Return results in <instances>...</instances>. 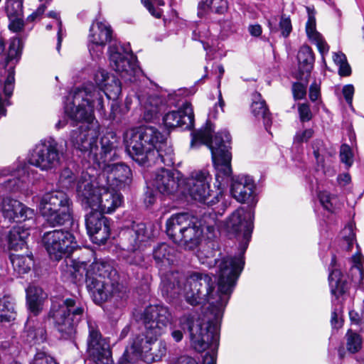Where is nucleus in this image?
<instances>
[{
	"mask_svg": "<svg viewBox=\"0 0 364 364\" xmlns=\"http://www.w3.org/2000/svg\"><path fill=\"white\" fill-rule=\"evenodd\" d=\"M94 81L75 88L70 95L72 102L67 103L65 112L73 121L82 122L77 129L71 133L73 146L87 153L89 161L101 170L98 174L99 183L121 188L130 181L132 175L129 166L123 163L110 164L117 156V138L113 134L102 137L100 146L97 144L100 126L94 116L96 109L104 114L105 95L107 100H117L121 94L119 80L113 74L100 68L94 74Z\"/></svg>",
	"mask_w": 364,
	"mask_h": 364,
	"instance_id": "1",
	"label": "nucleus"
},
{
	"mask_svg": "<svg viewBox=\"0 0 364 364\" xmlns=\"http://www.w3.org/2000/svg\"><path fill=\"white\" fill-rule=\"evenodd\" d=\"M244 252L236 257H224L218 262L217 290L211 277L203 272L191 271L186 274L172 272L167 279H163L161 291L171 298L183 295L191 306L208 302L209 306L215 311L216 318L223 316L224 309L243 269Z\"/></svg>",
	"mask_w": 364,
	"mask_h": 364,
	"instance_id": "2",
	"label": "nucleus"
},
{
	"mask_svg": "<svg viewBox=\"0 0 364 364\" xmlns=\"http://www.w3.org/2000/svg\"><path fill=\"white\" fill-rule=\"evenodd\" d=\"M215 311L208 306L200 317L197 314H190L180 317L171 328V335L176 342L183 339V332L188 330L191 346L198 352L208 353L203 358V364H216V351L219 345L220 324L223 316L216 318ZM174 364H198L189 356H181Z\"/></svg>",
	"mask_w": 364,
	"mask_h": 364,
	"instance_id": "3",
	"label": "nucleus"
},
{
	"mask_svg": "<svg viewBox=\"0 0 364 364\" xmlns=\"http://www.w3.org/2000/svg\"><path fill=\"white\" fill-rule=\"evenodd\" d=\"M60 268L62 277L66 281L77 283L85 277L87 288L96 303L123 296L117 272L109 262L96 261L88 264L69 258L63 262Z\"/></svg>",
	"mask_w": 364,
	"mask_h": 364,
	"instance_id": "4",
	"label": "nucleus"
},
{
	"mask_svg": "<svg viewBox=\"0 0 364 364\" xmlns=\"http://www.w3.org/2000/svg\"><path fill=\"white\" fill-rule=\"evenodd\" d=\"M168 309L161 305H151L144 309L141 319L145 327V335L137 336L127 347L118 364H134L139 358L146 363L160 360L166 353V345L158 341L169 322Z\"/></svg>",
	"mask_w": 364,
	"mask_h": 364,
	"instance_id": "5",
	"label": "nucleus"
},
{
	"mask_svg": "<svg viewBox=\"0 0 364 364\" xmlns=\"http://www.w3.org/2000/svg\"><path fill=\"white\" fill-rule=\"evenodd\" d=\"M126 149L129 156L141 165L162 163L173 165V150L166 136L152 126L128 130L124 134Z\"/></svg>",
	"mask_w": 364,
	"mask_h": 364,
	"instance_id": "6",
	"label": "nucleus"
},
{
	"mask_svg": "<svg viewBox=\"0 0 364 364\" xmlns=\"http://www.w3.org/2000/svg\"><path fill=\"white\" fill-rule=\"evenodd\" d=\"M210 124L195 132L192 134L191 146L196 144H206L211 151L213 166L215 169V178L218 186L228 183L231 178L232 154L230 151L231 137L228 132H218L213 139Z\"/></svg>",
	"mask_w": 364,
	"mask_h": 364,
	"instance_id": "7",
	"label": "nucleus"
},
{
	"mask_svg": "<svg viewBox=\"0 0 364 364\" xmlns=\"http://www.w3.org/2000/svg\"><path fill=\"white\" fill-rule=\"evenodd\" d=\"M117 188L109 186L99 180L94 185L92 177L87 173H82L77 182V196L85 208L99 210L105 213H111L123 203L122 195Z\"/></svg>",
	"mask_w": 364,
	"mask_h": 364,
	"instance_id": "8",
	"label": "nucleus"
},
{
	"mask_svg": "<svg viewBox=\"0 0 364 364\" xmlns=\"http://www.w3.org/2000/svg\"><path fill=\"white\" fill-rule=\"evenodd\" d=\"M85 304L82 299L72 296L60 301H53L48 318L61 338L69 339L76 333L77 326L85 314Z\"/></svg>",
	"mask_w": 364,
	"mask_h": 364,
	"instance_id": "9",
	"label": "nucleus"
},
{
	"mask_svg": "<svg viewBox=\"0 0 364 364\" xmlns=\"http://www.w3.org/2000/svg\"><path fill=\"white\" fill-rule=\"evenodd\" d=\"M166 234L173 242L193 250L200 242L203 228L194 216L181 213L172 215L166 223Z\"/></svg>",
	"mask_w": 364,
	"mask_h": 364,
	"instance_id": "10",
	"label": "nucleus"
},
{
	"mask_svg": "<svg viewBox=\"0 0 364 364\" xmlns=\"http://www.w3.org/2000/svg\"><path fill=\"white\" fill-rule=\"evenodd\" d=\"M39 212L51 226L63 225L73 216V202L61 190L45 193L39 200Z\"/></svg>",
	"mask_w": 364,
	"mask_h": 364,
	"instance_id": "11",
	"label": "nucleus"
},
{
	"mask_svg": "<svg viewBox=\"0 0 364 364\" xmlns=\"http://www.w3.org/2000/svg\"><path fill=\"white\" fill-rule=\"evenodd\" d=\"M63 155V147L54 139H45L35 146L28 161L41 171H51L60 166Z\"/></svg>",
	"mask_w": 364,
	"mask_h": 364,
	"instance_id": "12",
	"label": "nucleus"
},
{
	"mask_svg": "<svg viewBox=\"0 0 364 364\" xmlns=\"http://www.w3.org/2000/svg\"><path fill=\"white\" fill-rule=\"evenodd\" d=\"M211 175L207 170L193 171L187 178H182L181 193L188 194L195 200L213 205L218 201V198H211Z\"/></svg>",
	"mask_w": 364,
	"mask_h": 364,
	"instance_id": "13",
	"label": "nucleus"
},
{
	"mask_svg": "<svg viewBox=\"0 0 364 364\" xmlns=\"http://www.w3.org/2000/svg\"><path fill=\"white\" fill-rule=\"evenodd\" d=\"M109 60L112 68L122 77L132 80L134 76L137 65L129 44L114 43L109 47Z\"/></svg>",
	"mask_w": 364,
	"mask_h": 364,
	"instance_id": "14",
	"label": "nucleus"
},
{
	"mask_svg": "<svg viewBox=\"0 0 364 364\" xmlns=\"http://www.w3.org/2000/svg\"><path fill=\"white\" fill-rule=\"evenodd\" d=\"M42 241L50 257L55 260L70 255L77 247L73 234L62 229L45 232Z\"/></svg>",
	"mask_w": 364,
	"mask_h": 364,
	"instance_id": "15",
	"label": "nucleus"
},
{
	"mask_svg": "<svg viewBox=\"0 0 364 364\" xmlns=\"http://www.w3.org/2000/svg\"><path fill=\"white\" fill-rule=\"evenodd\" d=\"M253 214L244 208L235 210L227 219L225 228L229 233L233 234L240 240L241 247L245 252L247 248L253 230Z\"/></svg>",
	"mask_w": 364,
	"mask_h": 364,
	"instance_id": "16",
	"label": "nucleus"
},
{
	"mask_svg": "<svg viewBox=\"0 0 364 364\" xmlns=\"http://www.w3.org/2000/svg\"><path fill=\"white\" fill-rule=\"evenodd\" d=\"M87 353L96 364H112L109 344L103 338L95 322L88 320Z\"/></svg>",
	"mask_w": 364,
	"mask_h": 364,
	"instance_id": "17",
	"label": "nucleus"
},
{
	"mask_svg": "<svg viewBox=\"0 0 364 364\" xmlns=\"http://www.w3.org/2000/svg\"><path fill=\"white\" fill-rule=\"evenodd\" d=\"M112 29L105 20H95L90 28L88 49L93 58H100L105 46L111 41Z\"/></svg>",
	"mask_w": 364,
	"mask_h": 364,
	"instance_id": "18",
	"label": "nucleus"
},
{
	"mask_svg": "<svg viewBox=\"0 0 364 364\" xmlns=\"http://www.w3.org/2000/svg\"><path fill=\"white\" fill-rule=\"evenodd\" d=\"M0 214L8 223H22L32 219L34 211L19 200L9 196L0 198Z\"/></svg>",
	"mask_w": 364,
	"mask_h": 364,
	"instance_id": "19",
	"label": "nucleus"
},
{
	"mask_svg": "<svg viewBox=\"0 0 364 364\" xmlns=\"http://www.w3.org/2000/svg\"><path fill=\"white\" fill-rule=\"evenodd\" d=\"M151 184L164 196L173 195L181 189V173L177 171L161 168L154 173Z\"/></svg>",
	"mask_w": 364,
	"mask_h": 364,
	"instance_id": "20",
	"label": "nucleus"
},
{
	"mask_svg": "<svg viewBox=\"0 0 364 364\" xmlns=\"http://www.w3.org/2000/svg\"><path fill=\"white\" fill-rule=\"evenodd\" d=\"M103 214L105 213L91 210L85 217L87 232L92 240L99 245L104 244L110 234L109 221Z\"/></svg>",
	"mask_w": 364,
	"mask_h": 364,
	"instance_id": "21",
	"label": "nucleus"
},
{
	"mask_svg": "<svg viewBox=\"0 0 364 364\" xmlns=\"http://www.w3.org/2000/svg\"><path fill=\"white\" fill-rule=\"evenodd\" d=\"M120 235L121 247L128 252L141 250L149 238L146 227L142 223H133L132 227L123 230Z\"/></svg>",
	"mask_w": 364,
	"mask_h": 364,
	"instance_id": "22",
	"label": "nucleus"
},
{
	"mask_svg": "<svg viewBox=\"0 0 364 364\" xmlns=\"http://www.w3.org/2000/svg\"><path fill=\"white\" fill-rule=\"evenodd\" d=\"M163 122L168 129L181 127L186 129L191 128L194 122L191 104L186 102L178 110L168 112L164 117Z\"/></svg>",
	"mask_w": 364,
	"mask_h": 364,
	"instance_id": "23",
	"label": "nucleus"
},
{
	"mask_svg": "<svg viewBox=\"0 0 364 364\" xmlns=\"http://www.w3.org/2000/svg\"><path fill=\"white\" fill-rule=\"evenodd\" d=\"M255 188V182L249 176H238L232 179L230 193L240 203L249 200L253 196Z\"/></svg>",
	"mask_w": 364,
	"mask_h": 364,
	"instance_id": "24",
	"label": "nucleus"
},
{
	"mask_svg": "<svg viewBox=\"0 0 364 364\" xmlns=\"http://www.w3.org/2000/svg\"><path fill=\"white\" fill-rule=\"evenodd\" d=\"M29 166L26 164L25 161H17L14 164L11 166H9L3 168L1 171L2 176H12V178H9L2 182L5 189L9 191H15L19 188V182L21 180L24 181V178L28 175Z\"/></svg>",
	"mask_w": 364,
	"mask_h": 364,
	"instance_id": "25",
	"label": "nucleus"
},
{
	"mask_svg": "<svg viewBox=\"0 0 364 364\" xmlns=\"http://www.w3.org/2000/svg\"><path fill=\"white\" fill-rule=\"evenodd\" d=\"M297 60L298 71L295 74V77L307 81L314 63V55L311 48L308 46H301L297 54Z\"/></svg>",
	"mask_w": 364,
	"mask_h": 364,
	"instance_id": "26",
	"label": "nucleus"
},
{
	"mask_svg": "<svg viewBox=\"0 0 364 364\" xmlns=\"http://www.w3.org/2000/svg\"><path fill=\"white\" fill-rule=\"evenodd\" d=\"M308 21L306 23V32L309 40L317 46L322 55L329 50V46L316 28L315 11L311 7H306Z\"/></svg>",
	"mask_w": 364,
	"mask_h": 364,
	"instance_id": "27",
	"label": "nucleus"
},
{
	"mask_svg": "<svg viewBox=\"0 0 364 364\" xmlns=\"http://www.w3.org/2000/svg\"><path fill=\"white\" fill-rule=\"evenodd\" d=\"M46 338V331L45 327L39 322L29 319L21 335V341L23 343L33 345L43 342Z\"/></svg>",
	"mask_w": 364,
	"mask_h": 364,
	"instance_id": "28",
	"label": "nucleus"
},
{
	"mask_svg": "<svg viewBox=\"0 0 364 364\" xmlns=\"http://www.w3.org/2000/svg\"><path fill=\"white\" fill-rule=\"evenodd\" d=\"M153 258L159 267H168L176 260V250L166 243H160L153 250Z\"/></svg>",
	"mask_w": 364,
	"mask_h": 364,
	"instance_id": "29",
	"label": "nucleus"
},
{
	"mask_svg": "<svg viewBox=\"0 0 364 364\" xmlns=\"http://www.w3.org/2000/svg\"><path fill=\"white\" fill-rule=\"evenodd\" d=\"M14 70L11 68L6 80L3 83L0 79V117L6 116V107L9 105V98L11 96L14 88Z\"/></svg>",
	"mask_w": 364,
	"mask_h": 364,
	"instance_id": "30",
	"label": "nucleus"
},
{
	"mask_svg": "<svg viewBox=\"0 0 364 364\" xmlns=\"http://www.w3.org/2000/svg\"><path fill=\"white\" fill-rule=\"evenodd\" d=\"M29 229L24 226L14 227L7 235V243L9 250L17 251L26 245V239L29 236Z\"/></svg>",
	"mask_w": 364,
	"mask_h": 364,
	"instance_id": "31",
	"label": "nucleus"
},
{
	"mask_svg": "<svg viewBox=\"0 0 364 364\" xmlns=\"http://www.w3.org/2000/svg\"><path fill=\"white\" fill-rule=\"evenodd\" d=\"M46 298L43 289L34 285H30L26 289V300L30 311L35 315L38 314L43 307Z\"/></svg>",
	"mask_w": 364,
	"mask_h": 364,
	"instance_id": "32",
	"label": "nucleus"
},
{
	"mask_svg": "<svg viewBox=\"0 0 364 364\" xmlns=\"http://www.w3.org/2000/svg\"><path fill=\"white\" fill-rule=\"evenodd\" d=\"M251 111L256 118L263 119L264 127L267 129V127L271 124L270 113L265 101L262 98L259 92H256L252 95Z\"/></svg>",
	"mask_w": 364,
	"mask_h": 364,
	"instance_id": "33",
	"label": "nucleus"
},
{
	"mask_svg": "<svg viewBox=\"0 0 364 364\" xmlns=\"http://www.w3.org/2000/svg\"><path fill=\"white\" fill-rule=\"evenodd\" d=\"M163 107L162 100L158 96H150L144 104L143 119L151 122L158 117Z\"/></svg>",
	"mask_w": 364,
	"mask_h": 364,
	"instance_id": "34",
	"label": "nucleus"
},
{
	"mask_svg": "<svg viewBox=\"0 0 364 364\" xmlns=\"http://www.w3.org/2000/svg\"><path fill=\"white\" fill-rule=\"evenodd\" d=\"M328 281L332 295L338 299L346 289V283L341 272L337 269H332L328 276Z\"/></svg>",
	"mask_w": 364,
	"mask_h": 364,
	"instance_id": "35",
	"label": "nucleus"
},
{
	"mask_svg": "<svg viewBox=\"0 0 364 364\" xmlns=\"http://www.w3.org/2000/svg\"><path fill=\"white\" fill-rule=\"evenodd\" d=\"M10 260L14 270L18 274L28 273L33 265L32 255H21L11 254Z\"/></svg>",
	"mask_w": 364,
	"mask_h": 364,
	"instance_id": "36",
	"label": "nucleus"
},
{
	"mask_svg": "<svg viewBox=\"0 0 364 364\" xmlns=\"http://www.w3.org/2000/svg\"><path fill=\"white\" fill-rule=\"evenodd\" d=\"M350 274L352 280L355 283H362L363 279V255L360 251L351 257V267Z\"/></svg>",
	"mask_w": 364,
	"mask_h": 364,
	"instance_id": "37",
	"label": "nucleus"
},
{
	"mask_svg": "<svg viewBox=\"0 0 364 364\" xmlns=\"http://www.w3.org/2000/svg\"><path fill=\"white\" fill-rule=\"evenodd\" d=\"M346 348L350 353H355L362 348L363 339L360 334L349 329L346 334Z\"/></svg>",
	"mask_w": 364,
	"mask_h": 364,
	"instance_id": "38",
	"label": "nucleus"
},
{
	"mask_svg": "<svg viewBox=\"0 0 364 364\" xmlns=\"http://www.w3.org/2000/svg\"><path fill=\"white\" fill-rule=\"evenodd\" d=\"M14 304L9 299L0 300V319L1 321H11L16 318Z\"/></svg>",
	"mask_w": 364,
	"mask_h": 364,
	"instance_id": "39",
	"label": "nucleus"
},
{
	"mask_svg": "<svg viewBox=\"0 0 364 364\" xmlns=\"http://www.w3.org/2000/svg\"><path fill=\"white\" fill-rule=\"evenodd\" d=\"M354 225L348 224L341 232V245L347 251L351 250L355 241Z\"/></svg>",
	"mask_w": 364,
	"mask_h": 364,
	"instance_id": "40",
	"label": "nucleus"
},
{
	"mask_svg": "<svg viewBox=\"0 0 364 364\" xmlns=\"http://www.w3.org/2000/svg\"><path fill=\"white\" fill-rule=\"evenodd\" d=\"M6 11L9 18L23 16V1L8 0L6 2Z\"/></svg>",
	"mask_w": 364,
	"mask_h": 364,
	"instance_id": "41",
	"label": "nucleus"
},
{
	"mask_svg": "<svg viewBox=\"0 0 364 364\" xmlns=\"http://www.w3.org/2000/svg\"><path fill=\"white\" fill-rule=\"evenodd\" d=\"M22 48L23 45L21 39L18 38H11L9 47L7 61L18 60L21 54Z\"/></svg>",
	"mask_w": 364,
	"mask_h": 364,
	"instance_id": "42",
	"label": "nucleus"
},
{
	"mask_svg": "<svg viewBox=\"0 0 364 364\" xmlns=\"http://www.w3.org/2000/svg\"><path fill=\"white\" fill-rule=\"evenodd\" d=\"M75 179V174L69 168H65L60 173L59 183L63 187L68 189L73 186Z\"/></svg>",
	"mask_w": 364,
	"mask_h": 364,
	"instance_id": "43",
	"label": "nucleus"
},
{
	"mask_svg": "<svg viewBox=\"0 0 364 364\" xmlns=\"http://www.w3.org/2000/svg\"><path fill=\"white\" fill-rule=\"evenodd\" d=\"M144 6L148 9L149 13L154 17L159 18L161 17L162 11L158 6H164V0H153L151 2L149 0L143 1Z\"/></svg>",
	"mask_w": 364,
	"mask_h": 364,
	"instance_id": "44",
	"label": "nucleus"
},
{
	"mask_svg": "<svg viewBox=\"0 0 364 364\" xmlns=\"http://www.w3.org/2000/svg\"><path fill=\"white\" fill-rule=\"evenodd\" d=\"M214 0H199L197 7V16L200 18H205L210 14Z\"/></svg>",
	"mask_w": 364,
	"mask_h": 364,
	"instance_id": "45",
	"label": "nucleus"
},
{
	"mask_svg": "<svg viewBox=\"0 0 364 364\" xmlns=\"http://www.w3.org/2000/svg\"><path fill=\"white\" fill-rule=\"evenodd\" d=\"M313 154L318 163L323 161L326 150L323 141L320 139H316L312 144Z\"/></svg>",
	"mask_w": 364,
	"mask_h": 364,
	"instance_id": "46",
	"label": "nucleus"
},
{
	"mask_svg": "<svg viewBox=\"0 0 364 364\" xmlns=\"http://www.w3.org/2000/svg\"><path fill=\"white\" fill-rule=\"evenodd\" d=\"M342 309L341 304H337L331 313V323L334 328H340L343 326Z\"/></svg>",
	"mask_w": 364,
	"mask_h": 364,
	"instance_id": "47",
	"label": "nucleus"
},
{
	"mask_svg": "<svg viewBox=\"0 0 364 364\" xmlns=\"http://www.w3.org/2000/svg\"><path fill=\"white\" fill-rule=\"evenodd\" d=\"M305 82V84L302 82H294L292 85V92L295 100H301L303 99L306 94V85L308 81L303 80Z\"/></svg>",
	"mask_w": 364,
	"mask_h": 364,
	"instance_id": "48",
	"label": "nucleus"
},
{
	"mask_svg": "<svg viewBox=\"0 0 364 364\" xmlns=\"http://www.w3.org/2000/svg\"><path fill=\"white\" fill-rule=\"evenodd\" d=\"M47 16L55 19V23L58 27V43L56 49L59 51L63 39L62 22L59 18V14L55 11H50Z\"/></svg>",
	"mask_w": 364,
	"mask_h": 364,
	"instance_id": "49",
	"label": "nucleus"
},
{
	"mask_svg": "<svg viewBox=\"0 0 364 364\" xmlns=\"http://www.w3.org/2000/svg\"><path fill=\"white\" fill-rule=\"evenodd\" d=\"M341 161L347 166H351L353 163V154L350 146L347 144H343L340 149Z\"/></svg>",
	"mask_w": 364,
	"mask_h": 364,
	"instance_id": "50",
	"label": "nucleus"
},
{
	"mask_svg": "<svg viewBox=\"0 0 364 364\" xmlns=\"http://www.w3.org/2000/svg\"><path fill=\"white\" fill-rule=\"evenodd\" d=\"M228 9V0H214L213 5L211 7L210 13L222 15L225 14Z\"/></svg>",
	"mask_w": 364,
	"mask_h": 364,
	"instance_id": "51",
	"label": "nucleus"
},
{
	"mask_svg": "<svg viewBox=\"0 0 364 364\" xmlns=\"http://www.w3.org/2000/svg\"><path fill=\"white\" fill-rule=\"evenodd\" d=\"M31 364H58L50 356L43 352H38L31 363Z\"/></svg>",
	"mask_w": 364,
	"mask_h": 364,
	"instance_id": "52",
	"label": "nucleus"
},
{
	"mask_svg": "<svg viewBox=\"0 0 364 364\" xmlns=\"http://www.w3.org/2000/svg\"><path fill=\"white\" fill-rule=\"evenodd\" d=\"M279 27L282 31V34L284 37H287L291 31L292 27L290 18L285 16H282L279 21Z\"/></svg>",
	"mask_w": 364,
	"mask_h": 364,
	"instance_id": "53",
	"label": "nucleus"
},
{
	"mask_svg": "<svg viewBox=\"0 0 364 364\" xmlns=\"http://www.w3.org/2000/svg\"><path fill=\"white\" fill-rule=\"evenodd\" d=\"M299 113L300 119L302 122H308L311 120L312 114L309 106L307 104H301L299 106Z\"/></svg>",
	"mask_w": 364,
	"mask_h": 364,
	"instance_id": "54",
	"label": "nucleus"
},
{
	"mask_svg": "<svg viewBox=\"0 0 364 364\" xmlns=\"http://www.w3.org/2000/svg\"><path fill=\"white\" fill-rule=\"evenodd\" d=\"M314 131L311 129H307L303 132H298L294 136V142L302 143L307 141L313 136Z\"/></svg>",
	"mask_w": 364,
	"mask_h": 364,
	"instance_id": "55",
	"label": "nucleus"
},
{
	"mask_svg": "<svg viewBox=\"0 0 364 364\" xmlns=\"http://www.w3.org/2000/svg\"><path fill=\"white\" fill-rule=\"evenodd\" d=\"M23 16H15L14 18H9L10 23L9 28L14 32L20 31L23 27Z\"/></svg>",
	"mask_w": 364,
	"mask_h": 364,
	"instance_id": "56",
	"label": "nucleus"
},
{
	"mask_svg": "<svg viewBox=\"0 0 364 364\" xmlns=\"http://www.w3.org/2000/svg\"><path fill=\"white\" fill-rule=\"evenodd\" d=\"M130 252L131 255L128 257L127 262L129 264L141 265L144 261V257L141 252V250Z\"/></svg>",
	"mask_w": 364,
	"mask_h": 364,
	"instance_id": "57",
	"label": "nucleus"
},
{
	"mask_svg": "<svg viewBox=\"0 0 364 364\" xmlns=\"http://www.w3.org/2000/svg\"><path fill=\"white\" fill-rule=\"evenodd\" d=\"M318 196L323 208L328 210H331L333 205L330 195L327 192H321L318 193Z\"/></svg>",
	"mask_w": 364,
	"mask_h": 364,
	"instance_id": "58",
	"label": "nucleus"
},
{
	"mask_svg": "<svg viewBox=\"0 0 364 364\" xmlns=\"http://www.w3.org/2000/svg\"><path fill=\"white\" fill-rule=\"evenodd\" d=\"M343 95L347 103L351 106L354 93V87L352 85H347L343 87Z\"/></svg>",
	"mask_w": 364,
	"mask_h": 364,
	"instance_id": "59",
	"label": "nucleus"
},
{
	"mask_svg": "<svg viewBox=\"0 0 364 364\" xmlns=\"http://www.w3.org/2000/svg\"><path fill=\"white\" fill-rule=\"evenodd\" d=\"M349 317L351 325L360 326L362 323L363 311L360 314L355 310H351L349 311Z\"/></svg>",
	"mask_w": 364,
	"mask_h": 364,
	"instance_id": "60",
	"label": "nucleus"
},
{
	"mask_svg": "<svg viewBox=\"0 0 364 364\" xmlns=\"http://www.w3.org/2000/svg\"><path fill=\"white\" fill-rule=\"evenodd\" d=\"M319 96L320 87L316 82H314L309 88V97L311 101L314 102L318 99Z\"/></svg>",
	"mask_w": 364,
	"mask_h": 364,
	"instance_id": "61",
	"label": "nucleus"
},
{
	"mask_svg": "<svg viewBox=\"0 0 364 364\" xmlns=\"http://www.w3.org/2000/svg\"><path fill=\"white\" fill-rule=\"evenodd\" d=\"M46 9V6L45 4H42L39 6V7L37 9L36 11L32 13L30 16H28L27 20L29 21H33L36 20L38 16L42 15Z\"/></svg>",
	"mask_w": 364,
	"mask_h": 364,
	"instance_id": "62",
	"label": "nucleus"
},
{
	"mask_svg": "<svg viewBox=\"0 0 364 364\" xmlns=\"http://www.w3.org/2000/svg\"><path fill=\"white\" fill-rule=\"evenodd\" d=\"M338 74L341 76H348L351 73V68L348 62H345L343 64L338 65Z\"/></svg>",
	"mask_w": 364,
	"mask_h": 364,
	"instance_id": "63",
	"label": "nucleus"
},
{
	"mask_svg": "<svg viewBox=\"0 0 364 364\" xmlns=\"http://www.w3.org/2000/svg\"><path fill=\"white\" fill-rule=\"evenodd\" d=\"M333 62L338 66L341 64H343L347 61L346 56L341 52H336L333 53Z\"/></svg>",
	"mask_w": 364,
	"mask_h": 364,
	"instance_id": "64",
	"label": "nucleus"
}]
</instances>
